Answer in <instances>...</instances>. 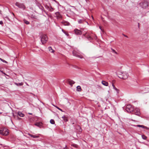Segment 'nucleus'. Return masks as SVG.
<instances>
[{"label": "nucleus", "mask_w": 149, "mask_h": 149, "mask_svg": "<svg viewBox=\"0 0 149 149\" xmlns=\"http://www.w3.org/2000/svg\"><path fill=\"white\" fill-rule=\"evenodd\" d=\"M28 134L31 137L33 138H38L40 137L38 135H34L29 133Z\"/></svg>", "instance_id": "ddd939ff"}, {"label": "nucleus", "mask_w": 149, "mask_h": 149, "mask_svg": "<svg viewBox=\"0 0 149 149\" xmlns=\"http://www.w3.org/2000/svg\"><path fill=\"white\" fill-rule=\"evenodd\" d=\"M65 117L64 116H62V118H63L64 119V118H65Z\"/></svg>", "instance_id": "a18cd8bd"}, {"label": "nucleus", "mask_w": 149, "mask_h": 149, "mask_svg": "<svg viewBox=\"0 0 149 149\" xmlns=\"http://www.w3.org/2000/svg\"><path fill=\"white\" fill-rule=\"evenodd\" d=\"M48 10L50 11H52L54 10V8L52 7H50Z\"/></svg>", "instance_id": "bb28decb"}, {"label": "nucleus", "mask_w": 149, "mask_h": 149, "mask_svg": "<svg viewBox=\"0 0 149 149\" xmlns=\"http://www.w3.org/2000/svg\"><path fill=\"white\" fill-rule=\"evenodd\" d=\"M45 8H46V9H47L48 10V9H49V8H50V7H49V6H48L46 5V6H45Z\"/></svg>", "instance_id": "72a5a7b5"}, {"label": "nucleus", "mask_w": 149, "mask_h": 149, "mask_svg": "<svg viewBox=\"0 0 149 149\" xmlns=\"http://www.w3.org/2000/svg\"><path fill=\"white\" fill-rule=\"evenodd\" d=\"M61 23L65 26H69L70 25V23L68 22L65 20H63Z\"/></svg>", "instance_id": "9b49d317"}, {"label": "nucleus", "mask_w": 149, "mask_h": 149, "mask_svg": "<svg viewBox=\"0 0 149 149\" xmlns=\"http://www.w3.org/2000/svg\"><path fill=\"white\" fill-rule=\"evenodd\" d=\"M17 115H19V116L21 117H23L24 116V114L22 113L21 112L18 111L17 112Z\"/></svg>", "instance_id": "4468645a"}, {"label": "nucleus", "mask_w": 149, "mask_h": 149, "mask_svg": "<svg viewBox=\"0 0 149 149\" xmlns=\"http://www.w3.org/2000/svg\"><path fill=\"white\" fill-rule=\"evenodd\" d=\"M15 84L17 86H21L23 85V83L22 82H21L20 83H15Z\"/></svg>", "instance_id": "6ab92c4d"}, {"label": "nucleus", "mask_w": 149, "mask_h": 149, "mask_svg": "<svg viewBox=\"0 0 149 149\" xmlns=\"http://www.w3.org/2000/svg\"><path fill=\"white\" fill-rule=\"evenodd\" d=\"M123 36H124L125 37H126L127 38H128V37L127 36H126V35H125V34H123Z\"/></svg>", "instance_id": "58836bf2"}, {"label": "nucleus", "mask_w": 149, "mask_h": 149, "mask_svg": "<svg viewBox=\"0 0 149 149\" xmlns=\"http://www.w3.org/2000/svg\"><path fill=\"white\" fill-rule=\"evenodd\" d=\"M140 5L143 8H146L148 7V3L147 2L144 1L141 3Z\"/></svg>", "instance_id": "0eeeda50"}, {"label": "nucleus", "mask_w": 149, "mask_h": 149, "mask_svg": "<svg viewBox=\"0 0 149 149\" xmlns=\"http://www.w3.org/2000/svg\"><path fill=\"white\" fill-rule=\"evenodd\" d=\"M126 110L128 113H131L134 111V108L131 105H127L126 107Z\"/></svg>", "instance_id": "20e7f679"}, {"label": "nucleus", "mask_w": 149, "mask_h": 149, "mask_svg": "<svg viewBox=\"0 0 149 149\" xmlns=\"http://www.w3.org/2000/svg\"><path fill=\"white\" fill-rule=\"evenodd\" d=\"M6 18H7L8 19H9L8 17H6Z\"/></svg>", "instance_id": "49530a36"}, {"label": "nucleus", "mask_w": 149, "mask_h": 149, "mask_svg": "<svg viewBox=\"0 0 149 149\" xmlns=\"http://www.w3.org/2000/svg\"><path fill=\"white\" fill-rule=\"evenodd\" d=\"M46 13V14L48 15L47 13Z\"/></svg>", "instance_id": "6e6d98bb"}, {"label": "nucleus", "mask_w": 149, "mask_h": 149, "mask_svg": "<svg viewBox=\"0 0 149 149\" xmlns=\"http://www.w3.org/2000/svg\"><path fill=\"white\" fill-rule=\"evenodd\" d=\"M0 145H2V144H0Z\"/></svg>", "instance_id": "5fc2aeb1"}, {"label": "nucleus", "mask_w": 149, "mask_h": 149, "mask_svg": "<svg viewBox=\"0 0 149 149\" xmlns=\"http://www.w3.org/2000/svg\"><path fill=\"white\" fill-rule=\"evenodd\" d=\"M35 125L38 127H40L42 126V123H36L35 124Z\"/></svg>", "instance_id": "f3484780"}, {"label": "nucleus", "mask_w": 149, "mask_h": 149, "mask_svg": "<svg viewBox=\"0 0 149 149\" xmlns=\"http://www.w3.org/2000/svg\"><path fill=\"white\" fill-rule=\"evenodd\" d=\"M112 86L113 87V88L114 87H115V86H114V85L113 84V83H112Z\"/></svg>", "instance_id": "a19ab883"}, {"label": "nucleus", "mask_w": 149, "mask_h": 149, "mask_svg": "<svg viewBox=\"0 0 149 149\" xmlns=\"http://www.w3.org/2000/svg\"><path fill=\"white\" fill-rule=\"evenodd\" d=\"M3 24V22L2 21H0V24L2 25Z\"/></svg>", "instance_id": "e433bc0d"}, {"label": "nucleus", "mask_w": 149, "mask_h": 149, "mask_svg": "<svg viewBox=\"0 0 149 149\" xmlns=\"http://www.w3.org/2000/svg\"><path fill=\"white\" fill-rule=\"evenodd\" d=\"M48 49L49 51L52 53H54V50H53L52 47H48Z\"/></svg>", "instance_id": "a211bd4d"}, {"label": "nucleus", "mask_w": 149, "mask_h": 149, "mask_svg": "<svg viewBox=\"0 0 149 149\" xmlns=\"http://www.w3.org/2000/svg\"><path fill=\"white\" fill-rule=\"evenodd\" d=\"M69 83L70 84H74V82L72 81H69Z\"/></svg>", "instance_id": "c85d7f7f"}, {"label": "nucleus", "mask_w": 149, "mask_h": 149, "mask_svg": "<svg viewBox=\"0 0 149 149\" xmlns=\"http://www.w3.org/2000/svg\"><path fill=\"white\" fill-rule=\"evenodd\" d=\"M50 123L52 124H55V121L53 119H51L50 121Z\"/></svg>", "instance_id": "b1692460"}, {"label": "nucleus", "mask_w": 149, "mask_h": 149, "mask_svg": "<svg viewBox=\"0 0 149 149\" xmlns=\"http://www.w3.org/2000/svg\"><path fill=\"white\" fill-rule=\"evenodd\" d=\"M72 54L73 56L80 58H83V56L82 55L75 50H74L73 51Z\"/></svg>", "instance_id": "423d86ee"}, {"label": "nucleus", "mask_w": 149, "mask_h": 149, "mask_svg": "<svg viewBox=\"0 0 149 149\" xmlns=\"http://www.w3.org/2000/svg\"><path fill=\"white\" fill-rule=\"evenodd\" d=\"M40 38H41V42L43 45L46 43L47 42L48 40L47 36L45 34L41 35Z\"/></svg>", "instance_id": "f03ea898"}, {"label": "nucleus", "mask_w": 149, "mask_h": 149, "mask_svg": "<svg viewBox=\"0 0 149 149\" xmlns=\"http://www.w3.org/2000/svg\"><path fill=\"white\" fill-rule=\"evenodd\" d=\"M12 14L13 15V16H14V14L13 13H12Z\"/></svg>", "instance_id": "3c124183"}, {"label": "nucleus", "mask_w": 149, "mask_h": 149, "mask_svg": "<svg viewBox=\"0 0 149 149\" xmlns=\"http://www.w3.org/2000/svg\"><path fill=\"white\" fill-rule=\"evenodd\" d=\"M141 136H142V138L144 140L146 139L147 138V137H146V136L144 135H142Z\"/></svg>", "instance_id": "393cba45"}, {"label": "nucleus", "mask_w": 149, "mask_h": 149, "mask_svg": "<svg viewBox=\"0 0 149 149\" xmlns=\"http://www.w3.org/2000/svg\"><path fill=\"white\" fill-rule=\"evenodd\" d=\"M87 38L88 39V40H92L93 39V38L90 36H88L87 37Z\"/></svg>", "instance_id": "412c9836"}, {"label": "nucleus", "mask_w": 149, "mask_h": 149, "mask_svg": "<svg viewBox=\"0 0 149 149\" xmlns=\"http://www.w3.org/2000/svg\"><path fill=\"white\" fill-rule=\"evenodd\" d=\"M131 85L132 86L137 85L138 83L137 82L135 81H132L131 82Z\"/></svg>", "instance_id": "f8f14e48"}, {"label": "nucleus", "mask_w": 149, "mask_h": 149, "mask_svg": "<svg viewBox=\"0 0 149 149\" xmlns=\"http://www.w3.org/2000/svg\"><path fill=\"white\" fill-rule=\"evenodd\" d=\"M28 114H30V115H32V113H29Z\"/></svg>", "instance_id": "09e8293b"}, {"label": "nucleus", "mask_w": 149, "mask_h": 149, "mask_svg": "<svg viewBox=\"0 0 149 149\" xmlns=\"http://www.w3.org/2000/svg\"><path fill=\"white\" fill-rule=\"evenodd\" d=\"M121 74H120L118 76L119 78L123 79H125L127 78L129 75L126 72H123V73L121 72Z\"/></svg>", "instance_id": "7ed1b4c3"}, {"label": "nucleus", "mask_w": 149, "mask_h": 149, "mask_svg": "<svg viewBox=\"0 0 149 149\" xmlns=\"http://www.w3.org/2000/svg\"><path fill=\"white\" fill-rule=\"evenodd\" d=\"M56 107V108H57L58 109H59V110H60L61 111H63L62 110V109H60V108H59V107Z\"/></svg>", "instance_id": "f704fd0d"}, {"label": "nucleus", "mask_w": 149, "mask_h": 149, "mask_svg": "<svg viewBox=\"0 0 149 149\" xmlns=\"http://www.w3.org/2000/svg\"><path fill=\"white\" fill-rule=\"evenodd\" d=\"M134 113L135 114L138 116H140V110L138 108H135L134 109V108L133 111Z\"/></svg>", "instance_id": "6e6552de"}, {"label": "nucleus", "mask_w": 149, "mask_h": 149, "mask_svg": "<svg viewBox=\"0 0 149 149\" xmlns=\"http://www.w3.org/2000/svg\"><path fill=\"white\" fill-rule=\"evenodd\" d=\"M102 20H103V21H104V20H103V19H102Z\"/></svg>", "instance_id": "864d4df0"}, {"label": "nucleus", "mask_w": 149, "mask_h": 149, "mask_svg": "<svg viewBox=\"0 0 149 149\" xmlns=\"http://www.w3.org/2000/svg\"><path fill=\"white\" fill-rule=\"evenodd\" d=\"M84 20L83 19H79L78 20V23L79 24H81L83 23Z\"/></svg>", "instance_id": "4be33fe9"}, {"label": "nucleus", "mask_w": 149, "mask_h": 149, "mask_svg": "<svg viewBox=\"0 0 149 149\" xmlns=\"http://www.w3.org/2000/svg\"><path fill=\"white\" fill-rule=\"evenodd\" d=\"M113 88L117 91V93H118L119 90L116 88L115 87Z\"/></svg>", "instance_id": "7c9ffc66"}, {"label": "nucleus", "mask_w": 149, "mask_h": 149, "mask_svg": "<svg viewBox=\"0 0 149 149\" xmlns=\"http://www.w3.org/2000/svg\"><path fill=\"white\" fill-rule=\"evenodd\" d=\"M74 32L75 34L77 35H80L82 34V31L80 30L75 29L74 30Z\"/></svg>", "instance_id": "1a4fd4ad"}, {"label": "nucleus", "mask_w": 149, "mask_h": 149, "mask_svg": "<svg viewBox=\"0 0 149 149\" xmlns=\"http://www.w3.org/2000/svg\"><path fill=\"white\" fill-rule=\"evenodd\" d=\"M72 146L76 148H77L78 146L77 145L75 144H73L72 145Z\"/></svg>", "instance_id": "c756f323"}, {"label": "nucleus", "mask_w": 149, "mask_h": 149, "mask_svg": "<svg viewBox=\"0 0 149 149\" xmlns=\"http://www.w3.org/2000/svg\"><path fill=\"white\" fill-rule=\"evenodd\" d=\"M15 5L20 8L24 10L26 8V7L23 3H20L18 2H16L15 3Z\"/></svg>", "instance_id": "39448f33"}, {"label": "nucleus", "mask_w": 149, "mask_h": 149, "mask_svg": "<svg viewBox=\"0 0 149 149\" xmlns=\"http://www.w3.org/2000/svg\"><path fill=\"white\" fill-rule=\"evenodd\" d=\"M54 0V1L55 2H57L55 0Z\"/></svg>", "instance_id": "8fccbe9b"}, {"label": "nucleus", "mask_w": 149, "mask_h": 149, "mask_svg": "<svg viewBox=\"0 0 149 149\" xmlns=\"http://www.w3.org/2000/svg\"><path fill=\"white\" fill-rule=\"evenodd\" d=\"M102 83L103 85L105 86H107L108 85V83L104 81H102Z\"/></svg>", "instance_id": "2eb2a0df"}, {"label": "nucleus", "mask_w": 149, "mask_h": 149, "mask_svg": "<svg viewBox=\"0 0 149 149\" xmlns=\"http://www.w3.org/2000/svg\"><path fill=\"white\" fill-rule=\"evenodd\" d=\"M111 50H112V52L113 53H115V54H118V53L117 52H116V51L114 49H113L112 48H111Z\"/></svg>", "instance_id": "a878e982"}, {"label": "nucleus", "mask_w": 149, "mask_h": 149, "mask_svg": "<svg viewBox=\"0 0 149 149\" xmlns=\"http://www.w3.org/2000/svg\"><path fill=\"white\" fill-rule=\"evenodd\" d=\"M1 11L0 10V13H1Z\"/></svg>", "instance_id": "603ef678"}, {"label": "nucleus", "mask_w": 149, "mask_h": 149, "mask_svg": "<svg viewBox=\"0 0 149 149\" xmlns=\"http://www.w3.org/2000/svg\"><path fill=\"white\" fill-rule=\"evenodd\" d=\"M40 8V9H41V10H42L44 8H43V7L42 6H41Z\"/></svg>", "instance_id": "ea45409f"}, {"label": "nucleus", "mask_w": 149, "mask_h": 149, "mask_svg": "<svg viewBox=\"0 0 149 149\" xmlns=\"http://www.w3.org/2000/svg\"><path fill=\"white\" fill-rule=\"evenodd\" d=\"M63 149H68V148L66 145L65 146V148H63Z\"/></svg>", "instance_id": "c9c22d12"}, {"label": "nucleus", "mask_w": 149, "mask_h": 149, "mask_svg": "<svg viewBox=\"0 0 149 149\" xmlns=\"http://www.w3.org/2000/svg\"><path fill=\"white\" fill-rule=\"evenodd\" d=\"M76 128L77 130L79 133H81L82 132V130L81 127L79 125L77 126L76 127Z\"/></svg>", "instance_id": "9d476101"}, {"label": "nucleus", "mask_w": 149, "mask_h": 149, "mask_svg": "<svg viewBox=\"0 0 149 149\" xmlns=\"http://www.w3.org/2000/svg\"><path fill=\"white\" fill-rule=\"evenodd\" d=\"M138 27H139V23H138Z\"/></svg>", "instance_id": "de8ad7c7"}, {"label": "nucleus", "mask_w": 149, "mask_h": 149, "mask_svg": "<svg viewBox=\"0 0 149 149\" xmlns=\"http://www.w3.org/2000/svg\"><path fill=\"white\" fill-rule=\"evenodd\" d=\"M64 33L67 36H69V34L68 33H66L65 32Z\"/></svg>", "instance_id": "4c0bfd02"}, {"label": "nucleus", "mask_w": 149, "mask_h": 149, "mask_svg": "<svg viewBox=\"0 0 149 149\" xmlns=\"http://www.w3.org/2000/svg\"><path fill=\"white\" fill-rule=\"evenodd\" d=\"M137 126L138 127H141L143 128H146L147 130L149 129V128H148L146 126H144L143 125H137Z\"/></svg>", "instance_id": "dca6fc26"}, {"label": "nucleus", "mask_w": 149, "mask_h": 149, "mask_svg": "<svg viewBox=\"0 0 149 149\" xmlns=\"http://www.w3.org/2000/svg\"><path fill=\"white\" fill-rule=\"evenodd\" d=\"M23 21L26 24H29V22L25 19H24Z\"/></svg>", "instance_id": "5701e85b"}, {"label": "nucleus", "mask_w": 149, "mask_h": 149, "mask_svg": "<svg viewBox=\"0 0 149 149\" xmlns=\"http://www.w3.org/2000/svg\"><path fill=\"white\" fill-rule=\"evenodd\" d=\"M74 67L75 68H78V69L79 68L77 66H74Z\"/></svg>", "instance_id": "37998d69"}, {"label": "nucleus", "mask_w": 149, "mask_h": 149, "mask_svg": "<svg viewBox=\"0 0 149 149\" xmlns=\"http://www.w3.org/2000/svg\"><path fill=\"white\" fill-rule=\"evenodd\" d=\"M8 130L5 127H1L0 130V134L6 136L8 134Z\"/></svg>", "instance_id": "f257e3e1"}, {"label": "nucleus", "mask_w": 149, "mask_h": 149, "mask_svg": "<svg viewBox=\"0 0 149 149\" xmlns=\"http://www.w3.org/2000/svg\"><path fill=\"white\" fill-rule=\"evenodd\" d=\"M77 90L78 91H80L81 90V87L80 86H78L77 87Z\"/></svg>", "instance_id": "aec40b11"}, {"label": "nucleus", "mask_w": 149, "mask_h": 149, "mask_svg": "<svg viewBox=\"0 0 149 149\" xmlns=\"http://www.w3.org/2000/svg\"><path fill=\"white\" fill-rule=\"evenodd\" d=\"M57 17L58 18H59V19H61L62 18V16L60 15H57Z\"/></svg>", "instance_id": "473e14b6"}, {"label": "nucleus", "mask_w": 149, "mask_h": 149, "mask_svg": "<svg viewBox=\"0 0 149 149\" xmlns=\"http://www.w3.org/2000/svg\"><path fill=\"white\" fill-rule=\"evenodd\" d=\"M62 31L64 33L65 32L63 30V29H62Z\"/></svg>", "instance_id": "c03bdc74"}, {"label": "nucleus", "mask_w": 149, "mask_h": 149, "mask_svg": "<svg viewBox=\"0 0 149 149\" xmlns=\"http://www.w3.org/2000/svg\"><path fill=\"white\" fill-rule=\"evenodd\" d=\"M99 28L100 29V30H101V31H102V28H101V26H99Z\"/></svg>", "instance_id": "79ce46f5"}, {"label": "nucleus", "mask_w": 149, "mask_h": 149, "mask_svg": "<svg viewBox=\"0 0 149 149\" xmlns=\"http://www.w3.org/2000/svg\"><path fill=\"white\" fill-rule=\"evenodd\" d=\"M29 120L31 122H32L34 120V119L33 118H29Z\"/></svg>", "instance_id": "2f4dec72"}, {"label": "nucleus", "mask_w": 149, "mask_h": 149, "mask_svg": "<svg viewBox=\"0 0 149 149\" xmlns=\"http://www.w3.org/2000/svg\"><path fill=\"white\" fill-rule=\"evenodd\" d=\"M0 60L3 63H7V62L5 60L0 58Z\"/></svg>", "instance_id": "cd10ccee"}]
</instances>
